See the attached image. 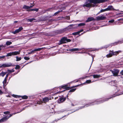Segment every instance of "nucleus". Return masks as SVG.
I'll return each instance as SVG.
<instances>
[{
  "instance_id": "nucleus-12",
  "label": "nucleus",
  "mask_w": 123,
  "mask_h": 123,
  "mask_svg": "<svg viewBox=\"0 0 123 123\" xmlns=\"http://www.w3.org/2000/svg\"><path fill=\"white\" fill-rule=\"evenodd\" d=\"M50 99L48 97H45L43 99V101L44 103L48 102Z\"/></svg>"
},
{
  "instance_id": "nucleus-9",
  "label": "nucleus",
  "mask_w": 123,
  "mask_h": 123,
  "mask_svg": "<svg viewBox=\"0 0 123 123\" xmlns=\"http://www.w3.org/2000/svg\"><path fill=\"white\" fill-rule=\"evenodd\" d=\"M7 116L4 117L0 120V123L2 122L5 121L8 119Z\"/></svg>"
},
{
  "instance_id": "nucleus-34",
  "label": "nucleus",
  "mask_w": 123,
  "mask_h": 123,
  "mask_svg": "<svg viewBox=\"0 0 123 123\" xmlns=\"http://www.w3.org/2000/svg\"><path fill=\"white\" fill-rule=\"evenodd\" d=\"M20 68V66L19 65H17L16 67H15V69H19Z\"/></svg>"
},
{
  "instance_id": "nucleus-21",
  "label": "nucleus",
  "mask_w": 123,
  "mask_h": 123,
  "mask_svg": "<svg viewBox=\"0 0 123 123\" xmlns=\"http://www.w3.org/2000/svg\"><path fill=\"white\" fill-rule=\"evenodd\" d=\"M93 77L94 78H98L100 77V75H93Z\"/></svg>"
},
{
  "instance_id": "nucleus-24",
  "label": "nucleus",
  "mask_w": 123,
  "mask_h": 123,
  "mask_svg": "<svg viewBox=\"0 0 123 123\" xmlns=\"http://www.w3.org/2000/svg\"><path fill=\"white\" fill-rule=\"evenodd\" d=\"M35 19L34 18H30V19H27V21H29L30 22H31L33 20H35Z\"/></svg>"
},
{
  "instance_id": "nucleus-41",
  "label": "nucleus",
  "mask_w": 123,
  "mask_h": 123,
  "mask_svg": "<svg viewBox=\"0 0 123 123\" xmlns=\"http://www.w3.org/2000/svg\"><path fill=\"white\" fill-rule=\"evenodd\" d=\"M114 21V19H112L111 20L109 21V22H110V23H112Z\"/></svg>"
},
{
  "instance_id": "nucleus-16",
  "label": "nucleus",
  "mask_w": 123,
  "mask_h": 123,
  "mask_svg": "<svg viewBox=\"0 0 123 123\" xmlns=\"http://www.w3.org/2000/svg\"><path fill=\"white\" fill-rule=\"evenodd\" d=\"M79 50L78 48H73L72 49H70L69 50L70 51H76Z\"/></svg>"
},
{
  "instance_id": "nucleus-47",
  "label": "nucleus",
  "mask_w": 123,
  "mask_h": 123,
  "mask_svg": "<svg viewBox=\"0 0 123 123\" xmlns=\"http://www.w3.org/2000/svg\"><path fill=\"white\" fill-rule=\"evenodd\" d=\"M3 92L0 90V94H2L3 93Z\"/></svg>"
},
{
  "instance_id": "nucleus-1",
  "label": "nucleus",
  "mask_w": 123,
  "mask_h": 123,
  "mask_svg": "<svg viewBox=\"0 0 123 123\" xmlns=\"http://www.w3.org/2000/svg\"><path fill=\"white\" fill-rule=\"evenodd\" d=\"M71 41L70 39H67L66 38L64 37L62 38L60 41V43L59 44V45L62 44L66 43L67 42H69Z\"/></svg>"
},
{
  "instance_id": "nucleus-4",
  "label": "nucleus",
  "mask_w": 123,
  "mask_h": 123,
  "mask_svg": "<svg viewBox=\"0 0 123 123\" xmlns=\"http://www.w3.org/2000/svg\"><path fill=\"white\" fill-rule=\"evenodd\" d=\"M88 1L90 3L94 4L100 3V0H88Z\"/></svg>"
},
{
  "instance_id": "nucleus-53",
  "label": "nucleus",
  "mask_w": 123,
  "mask_h": 123,
  "mask_svg": "<svg viewBox=\"0 0 123 123\" xmlns=\"http://www.w3.org/2000/svg\"><path fill=\"white\" fill-rule=\"evenodd\" d=\"M17 21H14V23H17Z\"/></svg>"
},
{
  "instance_id": "nucleus-2",
  "label": "nucleus",
  "mask_w": 123,
  "mask_h": 123,
  "mask_svg": "<svg viewBox=\"0 0 123 123\" xmlns=\"http://www.w3.org/2000/svg\"><path fill=\"white\" fill-rule=\"evenodd\" d=\"M110 71L113 74V76H118L119 71V70L117 69H114L113 70H111Z\"/></svg>"
},
{
  "instance_id": "nucleus-38",
  "label": "nucleus",
  "mask_w": 123,
  "mask_h": 123,
  "mask_svg": "<svg viewBox=\"0 0 123 123\" xmlns=\"http://www.w3.org/2000/svg\"><path fill=\"white\" fill-rule=\"evenodd\" d=\"M16 114V113H14L12 114H10L9 116H7V117H8V118H9L10 117H11L13 115H15Z\"/></svg>"
},
{
  "instance_id": "nucleus-52",
  "label": "nucleus",
  "mask_w": 123,
  "mask_h": 123,
  "mask_svg": "<svg viewBox=\"0 0 123 123\" xmlns=\"http://www.w3.org/2000/svg\"><path fill=\"white\" fill-rule=\"evenodd\" d=\"M33 51H32H32H31V53H29V54H30L31 53H33Z\"/></svg>"
},
{
  "instance_id": "nucleus-8",
  "label": "nucleus",
  "mask_w": 123,
  "mask_h": 123,
  "mask_svg": "<svg viewBox=\"0 0 123 123\" xmlns=\"http://www.w3.org/2000/svg\"><path fill=\"white\" fill-rule=\"evenodd\" d=\"M95 19L93 17H89L87 18V20L86 21V22H87L92 21H95Z\"/></svg>"
},
{
  "instance_id": "nucleus-19",
  "label": "nucleus",
  "mask_w": 123,
  "mask_h": 123,
  "mask_svg": "<svg viewBox=\"0 0 123 123\" xmlns=\"http://www.w3.org/2000/svg\"><path fill=\"white\" fill-rule=\"evenodd\" d=\"M12 43L11 42L9 41H7L6 43V45H7L8 46L9 45H10L11 44H12Z\"/></svg>"
},
{
  "instance_id": "nucleus-49",
  "label": "nucleus",
  "mask_w": 123,
  "mask_h": 123,
  "mask_svg": "<svg viewBox=\"0 0 123 123\" xmlns=\"http://www.w3.org/2000/svg\"><path fill=\"white\" fill-rule=\"evenodd\" d=\"M33 6H34V5H33V6H29V9H30Z\"/></svg>"
},
{
  "instance_id": "nucleus-46",
  "label": "nucleus",
  "mask_w": 123,
  "mask_h": 123,
  "mask_svg": "<svg viewBox=\"0 0 123 123\" xmlns=\"http://www.w3.org/2000/svg\"><path fill=\"white\" fill-rule=\"evenodd\" d=\"M120 73L121 75H123V70Z\"/></svg>"
},
{
  "instance_id": "nucleus-54",
  "label": "nucleus",
  "mask_w": 123,
  "mask_h": 123,
  "mask_svg": "<svg viewBox=\"0 0 123 123\" xmlns=\"http://www.w3.org/2000/svg\"><path fill=\"white\" fill-rule=\"evenodd\" d=\"M0 50H1V49H0Z\"/></svg>"
},
{
  "instance_id": "nucleus-6",
  "label": "nucleus",
  "mask_w": 123,
  "mask_h": 123,
  "mask_svg": "<svg viewBox=\"0 0 123 123\" xmlns=\"http://www.w3.org/2000/svg\"><path fill=\"white\" fill-rule=\"evenodd\" d=\"M96 19L98 20H104L106 18L105 17L103 16H99L96 18Z\"/></svg>"
},
{
  "instance_id": "nucleus-10",
  "label": "nucleus",
  "mask_w": 123,
  "mask_h": 123,
  "mask_svg": "<svg viewBox=\"0 0 123 123\" xmlns=\"http://www.w3.org/2000/svg\"><path fill=\"white\" fill-rule=\"evenodd\" d=\"M65 100L66 98L61 97L59 99L58 102L59 103H61L63 102Z\"/></svg>"
},
{
  "instance_id": "nucleus-39",
  "label": "nucleus",
  "mask_w": 123,
  "mask_h": 123,
  "mask_svg": "<svg viewBox=\"0 0 123 123\" xmlns=\"http://www.w3.org/2000/svg\"><path fill=\"white\" fill-rule=\"evenodd\" d=\"M10 113V112L9 111H6L4 112V113L5 114H7Z\"/></svg>"
},
{
  "instance_id": "nucleus-5",
  "label": "nucleus",
  "mask_w": 123,
  "mask_h": 123,
  "mask_svg": "<svg viewBox=\"0 0 123 123\" xmlns=\"http://www.w3.org/2000/svg\"><path fill=\"white\" fill-rule=\"evenodd\" d=\"M94 6V5L93 4L90 3H85L83 5L84 7L86 6L87 7H90Z\"/></svg>"
},
{
  "instance_id": "nucleus-51",
  "label": "nucleus",
  "mask_w": 123,
  "mask_h": 123,
  "mask_svg": "<svg viewBox=\"0 0 123 123\" xmlns=\"http://www.w3.org/2000/svg\"><path fill=\"white\" fill-rule=\"evenodd\" d=\"M74 25H69V26L70 27H72Z\"/></svg>"
},
{
  "instance_id": "nucleus-44",
  "label": "nucleus",
  "mask_w": 123,
  "mask_h": 123,
  "mask_svg": "<svg viewBox=\"0 0 123 123\" xmlns=\"http://www.w3.org/2000/svg\"><path fill=\"white\" fill-rule=\"evenodd\" d=\"M83 31V29H81V30L79 31H78V32L79 34L81 32H82Z\"/></svg>"
},
{
  "instance_id": "nucleus-22",
  "label": "nucleus",
  "mask_w": 123,
  "mask_h": 123,
  "mask_svg": "<svg viewBox=\"0 0 123 123\" xmlns=\"http://www.w3.org/2000/svg\"><path fill=\"white\" fill-rule=\"evenodd\" d=\"M23 8L25 9H29V6L26 5H24L23 7Z\"/></svg>"
},
{
  "instance_id": "nucleus-28",
  "label": "nucleus",
  "mask_w": 123,
  "mask_h": 123,
  "mask_svg": "<svg viewBox=\"0 0 123 123\" xmlns=\"http://www.w3.org/2000/svg\"><path fill=\"white\" fill-rule=\"evenodd\" d=\"M7 71L9 73H12L14 72V71L13 69L11 70L8 69L7 70Z\"/></svg>"
},
{
  "instance_id": "nucleus-32",
  "label": "nucleus",
  "mask_w": 123,
  "mask_h": 123,
  "mask_svg": "<svg viewBox=\"0 0 123 123\" xmlns=\"http://www.w3.org/2000/svg\"><path fill=\"white\" fill-rule=\"evenodd\" d=\"M28 98V97L27 96L25 95L23 96L22 97V98L23 99H27Z\"/></svg>"
},
{
  "instance_id": "nucleus-48",
  "label": "nucleus",
  "mask_w": 123,
  "mask_h": 123,
  "mask_svg": "<svg viewBox=\"0 0 123 123\" xmlns=\"http://www.w3.org/2000/svg\"><path fill=\"white\" fill-rule=\"evenodd\" d=\"M8 74H6V76L5 78H6V79H7V78L8 76Z\"/></svg>"
},
{
  "instance_id": "nucleus-14",
  "label": "nucleus",
  "mask_w": 123,
  "mask_h": 123,
  "mask_svg": "<svg viewBox=\"0 0 123 123\" xmlns=\"http://www.w3.org/2000/svg\"><path fill=\"white\" fill-rule=\"evenodd\" d=\"M4 86H6L7 85V79L6 78H5L3 82Z\"/></svg>"
},
{
  "instance_id": "nucleus-15",
  "label": "nucleus",
  "mask_w": 123,
  "mask_h": 123,
  "mask_svg": "<svg viewBox=\"0 0 123 123\" xmlns=\"http://www.w3.org/2000/svg\"><path fill=\"white\" fill-rule=\"evenodd\" d=\"M39 9L38 8H34V9H32L28 10L29 12H30L31 11H35L36 12H38V11Z\"/></svg>"
},
{
  "instance_id": "nucleus-45",
  "label": "nucleus",
  "mask_w": 123,
  "mask_h": 123,
  "mask_svg": "<svg viewBox=\"0 0 123 123\" xmlns=\"http://www.w3.org/2000/svg\"><path fill=\"white\" fill-rule=\"evenodd\" d=\"M5 56H0V59L3 58L5 57Z\"/></svg>"
},
{
  "instance_id": "nucleus-25",
  "label": "nucleus",
  "mask_w": 123,
  "mask_h": 123,
  "mask_svg": "<svg viewBox=\"0 0 123 123\" xmlns=\"http://www.w3.org/2000/svg\"><path fill=\"white\" fill-rule=\"evenodd\" d=\"M12 55V52H10L9 53H8L7 54L6 56H11Z\"/></svg>"
},
{
  "instance_id": "nucleus-43",
  "label": "nucleus",
  "mask_w": 123,
  "mask_h": 123,
  "mask_svg": "<svg viewBox=\"0 0 123 123\" xmlns=\"http://www.w3.org/2000/svg\"><path fill=\"white\" fill-rule=\"evenodd\" d=\"M43 103V102L41 101H40V102H37V103L39 104H41Z\"/></svg>"
},
{
  "instance_id": "nucleus-18",
  "label": "nucleus",
  "mask_w": 123,
  "mask_h": 123,
  "mask_svg": "<svg viewBox=\"0 0 123 123\" xmlns=\"http://www.w3.org/2000/svg\"><path fill=\"white\" fill-rule=\"evenodd\" d=\"M112 56V54L111 52L109 54L107 55L106 56L107 58H109L111 57Z\"/></svg>"
},
{
  "instance_id": "nucleus-31",
  "label": "nucleus",
  "mask_w": 123,
  "mask_h": 123,
  "mask_svg": "<svg viewBox=\"0 0 123 123\" xmlns=\"http://www.w3.org/2000/svg\"><path fill=\"white\" fill-rule=\"evenodd\" d=\"M12 96L13 97L15 98H19V96L14 94H12Z\"/></svg>"
},
{
  "instance_id": "nucleus-23",
  "label": "nucleus",
  "mask_w": 123,
  "mask_h": 123,
  "mask_svg": "<svg viewBox=\"0 0 123 123\" xmlns=\"http://www.w3.org/2000/svg\"><path fill=\"white\" fill-rule=\"evenodd\" d=\"M6 73L2 72L0 74V75L3 77L6 74Z\"/></svg>"
},
{
  "instance_id": "nucleus-17",
  "label": "nucleus",
  "mask_w": 123,
  "mask_h": 123,
  "mask_svg": "<svg viewBox=\"0 0 123 123\" xmlns=\"http://www.w3.org/2000/svg\"><path fill=\"white\" fill-rule=\"evenodd\" d=\"M43 48H38L37 49H35L33 50H32V51H39L41 50Z\"/></svg>"
},
{
  "instance_id": "nucleus-33",
  "label": "nucleus",
  "mask_w": 123,
  "mask_h": 123,
  "mask_svg": "<svg viewBox=\"0 0 123 123\" xmlns=\"http://www.w3.org/2000/svg\"><path fill=\"white\" fill-rule=\"evenodd\" d=\"M76 90V88L70 90L69 92H72Z\"/></svg>"
},
{
  "instance_id": "nucleus-50",
  "label": "nucleus",
  "mask_w": 123,
  "mask_h": 123,
  "mask_svg": "<svg viewBox=\"0 0 123 123\" xmlns=\"http://www.w3.org/2000/svg\"><path fill=\"white\" fill-rule=\"evenodd\" d=\"M79 86V85H76V86H72V88H74V87H77V86Z\"/></svg>"
},
{
  "instance_id": "nucleus-27",
  "label": "nucleus",
  "mask_w": 123,
  "mask_h": 123,
  "mask_svg": "<svg viewBox=\"0 0 123 123\" xmlns=\"http://www.w3.org/2000/svg\"><path fill=\"white\" fill-rule=\"evenodd\" d=\"M85 25V23H80L78 24V26H84Z\"/></svg>"
},
{
  "instance_id": "nucleus-29",
  "label": "nucleus",
  "mask_w": 123,
  "mask_h": 123,
  "mask_svg": "<svg viewBox=\"0 0 123 123\" xmlns=\"http://www.w3.org/2000/svg\"><path fill=\"white\" fill-rule=\"evenodd\" d=\"M115 52V54H116V55H117L119 53H120L122 52V51L121 50H119L118 51H116Z\"/></svg>"
},
{
  "instance_id": "nucleus-36",
  "label": "nucleus",
  "mask_w": 123,
  "mask_h": 123,
  "mask_svg": "<svg viewBox=\"0 0 123 123\" xmlns=\"http://www.w3.org/2000/svg\"><path fill=\"white\" fill-rule=\"evenodd\" d=\"M111 52L112 54V55H116V54H115V52H113L112 51H111Z\"/></svg>"
},
{
  "instance_id": "nucleus-11",
  "label": "nucleus",
  "mask_w": 123,
  "mask_h": 123,
  "mask_svg": "<svg viewBox=\"0 0 123 123\" xmlns=\"http://www.w3.org/2000/svg\"><path fill=\"white\" fill-rule=\"evenodd\" d=\"M11 64H3L1 66V67H9L11 66Z\"/></svg>"
},
{
  "instance_id": "nucleus-37",
  "label": "nucleus",
  "mask_w": 123,
  "mask_h": 123,
  "mask_svg": "<svg viewBox=\"0 0 123 123\" xmlns=\"http://www.w3.org/2000/svg\"><path fill=\"white\" fill-rule=\"evenodd\" d=\"M24 58L25 60H28L30 59V58L29 57H24Z\"/></svg>"
},
{
  "instance_id": "nucleus-42",
  "label": "nucleus",
  "mask_w": 123,
  "mask_h": 123,
  "mask_svg": "<svg viewBox=\"0 0 123 123\" xmlns=\"http://www.w3.org/2000/svg\"><path fill=\"white\" fill-rule=\"evenodd\" d=\"M67 85H65L64 86H62V88H67Z\"/></svg>"
},
{
  "instance_id": "nucleus-40",
  "label": "nucleus",
  "mask_w": 123,
  "mask_h": 123,
  "mask_svg": "<svg viewBox=\"0 0 123 123\" xmlns=\"http://www.w3.org/2000/svg\"><path fill=\"white\" fill-rule=\"evenodd\" d=\"M60 12V11H58L57 12L55 13L54 15H57V14H58Z\"/></svg>"
},
{
  "instance_id": "nucleus-20",
  "label": "nucleus",
  "mask_w": 123,
  "mask_h": 123,
  "mask_svg": "<svg viewBox=\"0 0 123 123\" xmlns=\"http://www.w3.org/2000/svg\"><path fill=\"white\" fill-rule=\"evenodd\" d=\"M106 11H107V8L105 9H102L101 10L100 12H99L101 13L103 12H105Z\"/></svg>"
},
{
  "instance_id": "nucleus-35",
  "label": "nucleus",
  "mask_w": 123,
  "mask_h": 123,
  "mask_svg": "<svg viewBox=\"0 0 123 123\" xmlns=\"http://www.w3.org/2000/svg\"><path fill=\"white\" fill-rule=\"evenodd\" d=\"M91 82V81L90 80H87L86 81V83H90Z\"/></svg>"
},
{
  "instance_id": "nucleus-7",
  "label": "nucleus",
  "mask_w": 123,
  "mask_h": 123,
  "mask_svg": "<svg viewBox=\"0 0 123 123\" xmlns=\"http://www.w3.org/2000/svg\"><path fill=\"white\" fill-rule=\"evenodd\" d=\"M107 11H110L111 10H117L114 9L113 8V6H108V7L107 8Z\"/></svg>"
},
{
  "instance_id": "nucleus-3",
  "label": "nucleus",
  "mask_w": 123,
  "mask_h": 123,
  "mask_svg": "<svg viewBox=\"0 0 123 123\" xmlns=\"http://www.w3.org/2000/svg\"><path fill=\"white\" fill-rule=\"evenodd\" d=\"M23 29V27H19L18 29L12 32V33L14 34H15L18 33L22 30Z\"/></svg>"
},
{
  "instance_id": "nucleus-13",
  "label": "nucleus",
  "mask_w": 123,
  "mask_h": 123,
  "mask_svg": "<svg viewBox=\"0 0 123 123\" xmlns=\"http://www.w3.org/2000/svg\"><path fill=\"white\" fill-rule=\"evenodd\" d=\"M12 55H18L20 53V51H15L12 52Z\"/></svg>"
},
{
  "instance_id": "nucleus-26",
  "label": "nucleus",
  "mask_w": 123,
  "mask_h": 123,
  "mask_svg": "<svg viewBox=\"0 0 123 123\" xmlns=\"http://www.w3.org/2000/svg\"><path fill=\"white\" fill-rule=\"evenodd\" d=\"M16 61H18L21 60V57H18V56H17L16 57Z\"/></svg>"
},
{
  "instance_id": "nucleus-30",
  "label": "nucleus",
  "mask_w": 123,
  "mask_h": 123,
  "mask_svg": "<svg viewBox=\"0 0 123 123\" xmlns=\"http://www.w3.org/2000/svg\"><path fill=\"white\" fill-rule=\"evenodd\" d=\"M79 34V33L78 31L76 32H74L72 34H73V35H78Z\"/></svg>"
}]
</instances>
